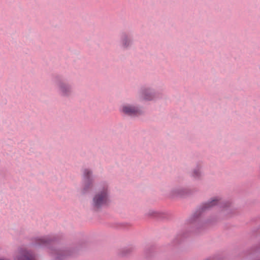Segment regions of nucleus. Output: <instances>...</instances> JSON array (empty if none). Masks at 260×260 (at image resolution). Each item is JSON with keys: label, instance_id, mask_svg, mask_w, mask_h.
Returning a JSON list of instances; mask_svg holds the SVG:
<instances>
[{"label": "nucleus", "instance_id": "6", "mask_svg": "<svg viewBox=\"0 0 260 260\" xmlns=\"http://www.w3.org/2000/svg\"><path fill=\"white\" fill-rule=\"evenodd\" d=\"M145 99L146 100H151V98H149V97H147V95H146L144 97Z\"/></svg>", "mask_w": 260, "mask_h": 260}, {"label": "nucleus", "instance_id": "5", "mask_svg": "<svg viewBox=\"0 0 260 260\" xmlns=\"http://www.w3.org/2000/svg\"><path fill=\"white\" fill-rule=\"evenodd\" d=\"M84 175L85 176L86 179L88 181L89 178V174L90 173V171L88 170H85L84 171Z\"/></svg>", "mask_w": 260, "mask_h": 260}, {"label": "nucleus", "instance_id": "9", "mask_svg": "<svg viewBox=\"0 0 260 260\" xmlns=\"http://www.w3.org/2000/svg\"><path fill=\"white\" fill-rule=\"evenodd\" d=\"M42 241L41 242L42 243H45V241H44V239H42L41 240Z\"/></svg>", "mask_w": 260, "mask_h": 260}, {"label": "nucleus", "instance_id": "7", "mask_svg": "<svg viewBox=\"0 0 260 260\" xmlns=\"http://www.w3.org/2000/svg\"><path fill=\"white\" fill-rule=\"evenodd\" d=\"M127 39H126L125 40H123V45L125 46H126V42L127 41Z\"/></svg>", "mask_w": 260, "mask_h": 260}, {"label": "nucleus", "instance_id": "1", "mask_svg": "<svg viewBox=\"0 0 260 260\" xmlns=\"http://www.w3.org/2000/svg\"><path fill=\"white\" fill-rule=\"evenodd\" d=\"M107 197L106 193L104 191L96 194L93 198V205L96 208H99L107 203Z\"/></svg>", "mask_w": 260, "mask_h": 260}, {"label": "nucleus", "instance_id": "4", "mask_svg": "<svg viewBox=\"0 0 260 260\" xmlns=\"http://www.w3.org/2000/svg\"><path fill=\"white\" fill-rule=\"evenodd\" d=\"M218 200L217 199L212 200L211 201L206 203L204 205L205 209H208L217 204Z\"/></svg>", "mask_w": 260, "mask_h": 260}, {"label": "nucleus", "instance_id": "2", "mask_svg": "<svg viewBox=\"0 0 260 260\" xmlns=\"http://www.w3.org/2000/svg\"><path fill=\"white\" fill-rule=\"evenodd\" d=\"M15 260H33V256L25 250H22L18 252Z\"/></svg>", "mask_w": 260, "mask_h": 260}, {"label": "nucleus", "instance_id": "8", "mask_svg": "<svg viewBox=\"0 0 260 260\" xmlns=\"http://www.w3.org/2000/svg\"><path fill=\"white\" fill-rule=\"evenodd\" d=\"M194 174L195 176H198V174H197V173L196 172H194Z\"/></svg>", "mask_w": 260, "mask_h": 260}, {"label": "nucleus", "instance_id": "10", "mask_svg": "<svg viewBox=\"0 0 260 260\" xmlns=\"http://www.w3.org/2000/svg\"><path fill=\"white\" fill-rule=\"evenodd\" d=\"M61 90H62V91L63 92H64V87H62V88H61Z\"/></svg>", "mask_w": 260, "mask_h": 260}, {"label": "nucleus", "instance_id": "3", "mask_svg": "<svg viewBox=\"0 0 260 260\" xmlns=\"http://www.w3.org/2000/svg\"><path fill=\"white\" fill-rule=\"evenodd\" d=\"M122 111L125 114L129 115H134L137 114L139 110L138 108L129 105L124 106L122 108Z\"/></svg>", "mask_w": 260, "mask_h": 260}]
</instances>
